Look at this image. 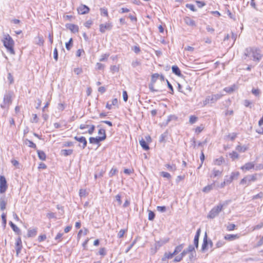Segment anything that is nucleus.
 Masks as SVG:
<instances>
[{
    "label": "nucleus",
    "mask_w": 263,
    "mask_h": 263,
    "mask_svg": "<svg viewBox=\"0 0 263 263\" xmlns=\"http://www.w3.org/2000/svg\"><path fill=\"white\" fill-rule=\"evenodd\" d=\"M244 55L246 57H252L253 60L259 62L262 58V54L260 49L255 47H249L245 50Z\"/></svg>",
    "instance_id": "obj_1"
},
{
    "label": "nucleus",
    "mask_w": 263,
    "mask_h": 263,
    "mask_svg": "<svg viewBox=\"0 0 263 263\" xmlns=\"http://www.w3.org/2000/svg\"><path fill=\"white\" fill-rule=\"evenodd\" d=\"M14 97V92L12 90L6 91L4 95L3 102L0 105L2 109L6 110V111L4 112V114H7L9 107L12 103Z\"/></svg>",
    "instance_id": "obj_2"
},
{
    "label": "nucleus",
    "mask_w": 263,
    "mask_h": 263,
    "mask_svg": "<svg viewBox=\"0 0 263 263\" xmlns=\"http://www.w3.org/2000/svg\"><path fill=\"white\" fill-rule=\"evenodd\" d=\"M3 42L4 46L7 49V51L11 54H14L15 51L13 49L14 43L12 38L9 35V34H6L4 35Z\"/></svg>",
    "instance_id": "obj_3"
},
{
    "label": "nucleus",
    "mask_w": 263,
    "mask_h": 263,
    "mask_svg": "<svg viewBox=\"0 0 263 263\" xmlns=\"http://www.w3.org/2000/svg\"><path fill=\"white\" fill-rule=\"evenodd\" d=\"M223 96L221 93L212 94L207 96L203 101V106H206L209 104L215 103L218 100L220 99Z\"/></svg>",
    "instance_id": "obj_4"
},
{
    "label": "nucleus",
    "mask_w": 263,
    "mask_h": 263,
    "mask_svg": "<svg viewBox=\"0 0 263 263\" xmlns=\"http://www.w3.org/2000/svg\"><path fill=\"white\" fill-rule=\"evenodd\" d=\"M223 208L222 204H218L216 206H214L209 212L208 217L211 219H213L217 216L219 213L222 211Z\"/></svg>",
    "instance_id": "obj_5"
},
{
    "label": "nucleus",
    "mask_w": 263,
    "mask_h": 263,
    "mask_svg": "<svg viewBox=\"0 0 263 263\" xmlns=\"http://www.w3.org/2000/svg\"><path fill=\"white\" fill-rule=\"evenodd\" d=\"M7 187L8 186L5 177L4 176H0V193H5Z\"/></svg>",
    "instance_id": "obj_6"
},
{
    "label": "nucleus",
    "mask_w": 263,
    "mask_h": 263,
    "mask_svg": "<svg viewBox=\"0 0 263 263\" xmlns=\"http://www.w3.org/2000/svg\"><path fill=\"white\" fill-rule=\"evenodd\" d=\"M112 25L111 23L108 22L105 24H101L99 25V30L101 33H104L106 30H110L112 29Z\"/></svg>",
    "instance_id": "obj_7"
},
{
    "label": "nucleus",
    "mask_w": 263,
    "mask_h": 263,
    "mask_svg": "<svg viewBox=\"0 0 263 263\" xmlns=\"http://www.w3.org/2000/svg\"><path fill=\"white\" fill-rule=\"evenodd\" d=\"M77 10L79 14H85L89 13L90 9L87 6L82 4L77 8Z\"/></svg>",
    "instance_id": "obj_8"
},
{
    "label": "nucleus",
    "mask_w": 263,
    "mask_h": 263,
    "mask_svg": "<svg viewBox=\"0 0 263 263\" xmlns=\"http://www.w3.org/2000/svg\"><path fill=\"white\" fill-rule=\"evenodd\" d=\"M74 139L77 140V141L79 142L80 143H81L82 144V145L81 146L79 145L80 147H81L82 149H84L86 148L87 146V140L86 138L83 136L78 137V136H75L74 137Z\"/></svg>",
    "instance_id": "obj_9"
},
{
    "label": "nucleus",
    "mask_w": 263,
    "mask_h": 263,
    "mask_svg": "<svg viewBox=\"0 0 263 263\" xmlns=\"http://www.w3.org/2000/svg\"><path fill=\"white\" fill-rule=\"evenodd\" d=\"M22 248V240L20 237H18L16 240L15 242V250L16 252V255L18 256L20 253Z\"/></svg>",
    "instance_id": "obj_10"
},
{
    "label": "nucleus",
    "mask_w": 263,
    "mask_h": 263,
    "mask_svg": "<svg viewBox=\"0 0 263 263\" xmlns=\"http://www.w3.org/2000/svg\"><path fill=\"white\" fill-rule=\"evenodd\" d=\"M184 23L188 26H191V27H196V24L195 22L191 19L190 17L185 16L183 18Z\"/></svg>",
    "instance_id": "obj_11"
},
{
    "label": "nucleus",
    "mask_w": 263,
    "mask_h": 263,
    "mask_svg": "<svg viewBox=\"0 0 263 263\" xmlns=\"http://www.w3.org/2000/svg\"><path fill=\"white\" fill-rule=\"evenodd\" d=\"M7 200L5 196H2L0 197V209L4 211L6 207Z\"/></svg>",
    "instance_id": "obj_12"
},
{
    "label": "nucleus",
    "mask_w": 263,
    "mask_h": 263,
    "mask_svg": "<svg viewBox=\"0 0 263 263\" xmlns=\"http://www.w3.org/2000/svg\"><path fill=\"white\" fill-rule=\"evenodd\" d=\"M208 245H209V241L208 240V236H207L206 233H205L204 238H203V243L202 244V247H201V251L202 252H204L206 250H207V247H208Z\"/></svg>",
    "instance_id": "obj_13"
},
{
    "label": "nucleus",
    "mask_w": 263,
    "mask_h": 263,
    "mask_svg": "<svg viewBox=\"0 0 263 263\" xmlns=\"http://www.w3.org/2000/svg\"><path fill=\"white\" fill-rule=\"evenodd\" d=\"M252 182L250 178L249 175L245 176L242 179L240 182V184L246 185V186L249 185Z\"/></svg>",
    "instance_id": "obj_14"
},
{
    "label": "nucleus",
    "mask_w": 263,
    "mask_h": 263,
    "mask_svg": "<svg viewBox=\"0 0 263 263\" xmlns=\"http://www.w3.org/2000/svg\"><path fill=\"white\" fill-rule=\"evenodd\" d=\"M66 27L73 33H76L79 31V27L76 25L69 24L66 25Z\"/></svg>",
    "instance_id": "obj_15"
},
{
    "label": "nucleus",
    "mask_w": 263,
    "mask_h": 263,
    "mask_svg": "<svg viewBox=\"0 0 263 263\" xmlns=\"http://www.w3.org/2000/svg\"><path fill=\"white\" fill-rule=\"evenodd\" d=\"M254 167V164L253 162H248L244 165L241 167L242 170L249 171L251 169L253 168Z\"/></svg>",
    "instance_id": "obj_16"
},
{
    "label": "nucleus",
    "mask_w": 263,
    "mask_h": 263,
    "mask_svg": "<svg viewBox=\"0 0 263 263\" xmlns=\"http://www.w3.org/2000/svg\"><path fill=\"white\" fill-rule=\"evenodd\" d=\"M239 236L238 234H227L224 236L226 240L231 241L239 238Z\"/></svg>",
    "instance_id": "obj_17"
},
{
    "label": "nucleus",
    "mask_w": 263,
    "mask_h": 263,
    "mask_svg": "<svg viewBox=\"0 0 263 263\" xmlns=\"http://www.w3.org/2000/svg\"><path fill=\"white\" fill-rule=\"evenodd\" d=\"M89 141L91 144H98L100 142L103 141V139L99 138V137H97L96 138L90 137Z\"/></svg>",
    "instance_id": "obj_18"
},
{
    "label": "nucleus",
    "mask_w": 263,
    "mask_h": 263,
    "mask_svg": "<svg viewBox=\"0 0 263 263\" xmlns=\"http://www.w3.org/2000/svg\"><path fill=\"white\" fill-rule=\"evenodd\" d=\"M118 104V99L117 98H115L111 101V103H109V102H108L106 103V107L108 109H111L112 106H116Z\"/></svg>",
    "instance_id": "obj_19"
},
{
    "label": "nucleus",
    "mask_w": 263,
    "mask_h": 263,
    "mask_svg": "<svg viewBox=\"0 0 263 263\" xmlns=\"http://www.w3.org/2000/svg\"><path fill=\"white\" fill-rule=\"evenodd\" d=\"M173 72L177 75V76L181 77L182 76L181 72L180 71L179 67L176 65H174L172 67Z\"/></svg>",
    "instance_id": "obj_20"
},
{
    "label": "nucleus",
    "mask_w": 263,
    "mask_h": 263,
    "mask_svg": "<svg viewBox=\"0 0 263 263\" xmlns=\"http://www.w3.org/2000/svg\"><path fill=\"white\" fill-rule=\"evenodd\" d=\"M248 148H249L248 146H247L246 145L241 146L240 145H238L236 147V150L240 153H244L246 151H247L248 149Z\"/></svg>",
    "instance_id": "obj_21"
},
{
    "label": "nucleus",
    "mask_w": 263,
    "mask_h": 263,
    "mask_svg": "<svg viewBox=\"0 0 263 263\" xmlns=\"http://www.w3.org/2000/svg\"><path fill=\"white\" fill-rule=\"evenodd\" d=\"M37 234V228H34L32 229H29L28 230V237H34L36 236Z\"/></svg>",
    "instance_id": "obj_22"
},
{
    "label": "nucleus",
    "mask_w": 263,
    "mask_h": 263,
    "mask_svg": "<svg viewBox=\"0 0 263 263\" xmlns=\"http://www.w3.org/2000/svg\"><path fill=\"white\" fill-rule=\"evenodd\" d=\"M37 153L39 159L42 161H44L46 159V155L43 151L37 150Z\"/></svg>",
    "instance_id": "obj_23"
},
{
    "label": "nucleus",
    "mask_w": 263,
    "mask_h": 263,
    "mask_svg": "<svg viewBox=\"0 0 263 263\" xmlns=\"http://www.w3.org/2000/svg\"><path fill=\"white\" fill-rule=\"evenodd\" d=\"M139 143L141 147L143 148L144 150H148L149 149V146L148 144L146 143V142L143 139H142L139 141Z\"/></svg>",
    "instance_id": "obj_24"
},
{
    "label": "nucleus",
    "mask_w": 263,
    "mask_h": 263,
    "mask_svg": "<svg viewBox=\"0 0 263 263\" xmlns=\"http://www.w3.org/2000/svg\"><path fill=\"white\" fill-rule=\"evenodd\" d=\"M25 143L26 145H28V146L34 148V149H36V144L34 143L32 141L26 139L25 140Z\"/></svg>",
    "instance_id": "obj_25"
},
{
    "label": "nucleus",
    "mask_w": 263,
    "mask_h": 263,
    "mask_svg": "<svg viewBox=\"0 0 263 263\" xmlns=\"http://www.w3.org/2000/svg\"><path fill=\"white\" fill-rule=\"evenodd\" d=\"M224 162V158L222 157H220L214 160V164L220 166Z\"/></svg>",
    "instance_id": "obj_26"
},
{
    "label": "nucleus",
    "mask_w": 263,
    "mask_h": 263,
    "mask_svg": "<svg viewBox=\"0 0 263 263\" xmlns=\"http://www.w3.org/2000/svg\"><path fill=\"white\" fill-rule=\"evenodd\" d=\"M215 184L214 183L209 184L205 186L203 188L202 191L204 193H209L212 190H213Z\"/></svg>",
    "instance_id": "obj_27"
},
{
    "label": "nucleus",
    "mask_w": 263,
    "mask_h": 263,
    "mask_svg": "<svg viewBox=\"0 0 263 263\" xmlns=\"http://www.w3.org/2000/svg\"><path fill=\"white\" fill-rule=\"evenodd\" d=\"M98 134L101 135V136H98L99 138H103V140H105L106 138V132L105 130L103 128L99 129L98 131Z\"/></svg>",
    "instance_id": "obj_28"
},
{
    "label": "nucleus",
    "mask_w": 263,
    "mask_h": 263,
    "mask_svg": "<svg viewBox=\"0 0 263 263\" xmlns=\"http://www.w3.org/2000/svg\"><path fill=\"white\" fill-rule=\"evenodd\" d=\"M61 154L64 156H67L69 155H70L73 153V150L69 149H62L61 151Z\"/></svg>",
    "instance_id": "obj_29"
},
{
    "label": "nucleus",
    "mask_w": 263,
    "mask_h": 263,
    "mask_svg": "<svg viewBox=\"0 0 263 263\" xmlns=\"http://www.w3.org/2000/svg\"><path fill=\"white\" fill-rule=\"evenodd\" d=\"M165 166L168 171L171 172H174L176 170V166L175 164H166Z\"/></svg>",
    "instance_id": "obj_30"
},
{
    "label": "nucleus",
    "mask_w": 263,
    "mask_h": 263,
    "mask_svg": "<svg viewBox=\"0 0 263 263\" xmlns=\"http://www.w3.org/2000/svg\"><path fill=\"white\" fill-rule=\"evenodd\" d=\"M183 247H184L183 244H181V245L177 246L175 248L174 251L173 252V254H175V255L177 254H178V253H179L180 252H181V250H182V249L183 248Z\"/></svg>",
    "instance_id": "obj_31"
},
{
    "label": "nucleus",
    "mask_w": 263,
    "mask_h": 263,
    "mask_svg": "<svg viewBox=\"0 0 263 263\" xmlns=\"http://www.w3.org/2000/svg\"><path fill=\"white\" fill-rule=\"evenodd\" d=\"M101 15L102 16H104L106 17H108V13L107 9L104 7V8H101L100 9Z\"/></svg>",
    "instance_id": "obj_32"
},
{
    "label": "nucleus",
    "mask_w": 263,
    "mask_h": 263,
    "mask_svg": "<svg viewBox=\"0 0 263 263\" xmlns=\"http://www.w3.org/2000/svg\"><path fill=\"white\" fill-rule=\"evenodd\" d=\"M229 156L233 160L239 158V155L235 151H233L232 153H230Z\"/></svg>",
    "instance_id": "obj_33"
},
{
    "label": "nucleus",
    "mask_w": 263,
    "mask_h": 263,
    "mask_svg": "<svg viewBox=\"0 0 263 263\" xmlns=\"http://www.w3.org/2000/svg\"><path fill=\"white\" fill-rule=\"evenodd\" d=\"M235 85H233L231 87H225L224 89H223V90L228 93H231V92H232L234 91L235 90Z\"/></svg>",
    "instance_id": "obj_34"
},
{
    "label": "nucleus",
    "mask_w": 263,
    "mask_h": 263,
    "mask_svg": "<svg viewBox=\"0 0 263 263\" xmlns=\"http://www.w3.org/2000/svg\"><path fill=\"white\" fill-rule=\"evenodd\" d=\"M160 75L158 73H154L152 76L151 82L155 83L159 78Z\"/></svg>",
    "instance_id": "obj_35"
},
{
    "label": "nucleus",
    "mask_w": 263,
    "mask_h": 263,
    "mask_svg": "<svg viewBox=\"0 0 263 263\" xmlns=\"http://www.w3.org/2000/svg\"><path fill=\"white\" fill-rule=\"evenodd\" d=\"M222 174V171L217 170L215 168H214L212 171V174L214 177H216L219 175H221Z\"/></svg>",
    "instance_id": "obj_36"
},
{
    "label": "nucleus",
    "mask_w": 263,
    "mask_h": 263,
    "mask_svg": "<svg viewBox=\"0 0 263 263\" xmlns=\"http://www.w3.org/2000/svg\"><path fill=\"white\" fill-rule=\"evenodd\" d=\"M148 220H151V221L153 220L155 217V214L154 213V212H153V211H152L151 210H148Z\"/></svg>",
    "instance_id": "obj_37"
},
{
    "label": "nucleus",
    "mask_w": 263,
    "mask_h": 263,
    "mask_svg": "<svg viewBox=\"0 0 263 263\" xmlns=\"http://www.w3.org/2000/svg\"><path fill=\"white\" fill-rule=\"evenodd\" d=\"M66 48L68 50H69L72 46V39L70 38L69 41L66 43Z\"/></svg>",
    "instance_id": "obj_38"
},
{
    "label": "nucleus",
    "mask_w": 263,
    "mask_h": 263,
    "mask_svg": "<svg viewBox=\"0 0 263 263\" xmlns=\"http://www.w3.org/2000/svg\"><path fill=\"white\" fill-rule=\"evenodd\" d=\"M236 228V225L233 223H229L227 226V230L229 231H233Z\"/></svg>",
    "instance_id": "obj_39"
},
{
    "label": "nucleus",
    "mask_w": 263,
    "mask_h": 263,
    "mask_svg": "<svg viewBox=\"0 0 263 263\" xmlns=\"http://www.w3.org/2000/svg\"><path fill=\"white\" fill-rule=\"evenodd\" d=\"M160 175L164 178H166L168 179H171V176L170 173L165 172H162L160 173Z\"/></svg>",
    "instance_id": "obj_40"
},
{
    "label": "nucleus",
    "mask_w": 263,
    "mask_h": 263,
    "mask_svg": "<svg viewBox=\"0 0 263 263\" xmlns=\"http://www.w3.org/2000/svg\"><path fill=\"white\" fill-rule=\"evenodd\" d=\"M177 118L175 115H170L167 117L166 121V124H167L171 121L173 120H177Z\"/></svg>",
    "instance_id": "obj_41"
},
{
    "label": "nucleus",
    "mask_w": 263,
    "mask_h": 263,
    "mask_svg": "<svg viewBox=\"0 0 263 263\" xmlns=\"http://www.w3.org/2000/svg\"><path fill=\"white\" fill-rule=\"evenodd\" d=\"M197 117L195 116H191L190 117L189 122L191 124H194L197 121Z\"/></svg>",
    "instance_id": "obj_42"
},
{
    "label": "nucleus",
    "mask_w": 263,
    "mask_h": 263,
    "mask_svg": "<svg viewBox=\"0 0 263 263\" xmlns=\"http://www.w3.org/2000/svg\"><path fill=\"white\" fill-rule=\"evenodd\" d=\"M90 126V128L88 129L87 133L91 135L93 133L94 130H95V126L93 125H91V126ZM86 133H87V132L83 133V134H86Z\"/></svg>",
    "instance_id": "obj_43"
},
{
    "label": "nucleus",
    "mask_w": 263,
    "mask_h": 263,
    "mask_svg": "<svg viewBox=\"0 0 263 263\" xmlns=\"http://www.w3.org/2000/svg\"><path fill=\"white\" fill-rule=\"evenodd\" d=\"M263 198V192H260L258 194L253 196L252 197V199L255 200L257 198Z\"/></svg>",
    "instance_id": "obj_44"
},
{
    "label": "nucleus",
    "mask_w": 263,
    "mask_h": 263,
    "mask_svg": "<svg viewBox=\"0 0 263 263\" xmlns=\"http://www.w3.org/2000/svg\"><path fill=\"white\" fill-rule=\"evenodd\" d=\"M14 232L16 233L17 234H20L21 233L20 229L14 224L11 227Z\"/></svg>",
    "instance_id": "obj_45"
},
{
    "label": "nucleus",
    "mask_w": 263,
    "mask_h": 263,
    "mask_svg": "<svg viewBox=\"0 0 263 263\" xmlns=\"http://www.w3.org/2000/svg\"><path fill=\"white\" fill-rule=\"evenodd\" d=\"M38 41L37 44L40 46H43L44 45V40L42 36H37Z\"/></svg>",
    "instance_id": "obj_46"
},
{
    "label": "nucleus",
    "mask_w": 263,
    "mask_h": 263,
    "mask_svg": "<svg viewBox=\"0 0 263 263\" xmlns=\"http://www.w3.org/2000/svg\"><path fill=\"white\" fill-rule=\"evenodd\" d=\"M185 7L186 8L190 9L191 11H194V12L196 11V10H197L195 9L194 5L193 4H186Z\"/></svg>",
    "instance_id": "obj_47"
},
{
    "label": "nucleus",
    "mask_w": 263,
    "mask_h": 263,
    "mask_svg": "<svg viewBox=\"0 0 263 263\" xmlns=\"http://www.w3.org/2000/svg\"><path fill=\"white\" fill-rule=\"evenodd\" d=\"M239 175V173L238 172H232L230 175V177H232L233 180L235 179H237Z\"/></svg>",
    "instance_id": "obj_48"
},
{
    "label": "nucleus",
    "mask_w": 263,
    "mask_h": 263,
    "mask_svg": "<svg viewBox=\"0 0 263 263\" xmlns=\"http://www.w3.org/2000/svg\"><path fill=\"white\" fill-rule=\"evenodd\" d=\"M2 219L3 224L4 227H5L7 223L6 214L5 213H3L2 214Z\"/></svg>",
    "instance_id": "obj_49"
},
{
    "label": "nucleus",
    "mask_w": 263,
    "mask_h": 263,
    "mask_svg": "<svg viewBox=\"0 0 263 263\" xmlns=\"http://www.w3.org/2000/svg\"><path fill=\"white\" fill-rule=\"evenodd\" d=\"M157 210L160 212H165L166 211V208L165 206H157Z\"/></svg>",
    "instance_id": "obj_50"
},
{
    "label": "nucleus",
    "mask_w": 263,
    "mask_h": 263,
    "mask_svg": "<svg viewBox=\"0 0 263 263\" xmlns=\"http://www.w3.org/2000/svg\"><path fill=\"white\" fill-rule=\"evenodd\" d=\"M118 172V170L116 168H112L110 171L109 173V177H111L114 176L116 173Z\"/></svg>",
    "instance_id": "obj_51"
},
{
    "label": "nucleus",
    "mask_w": 263,
    "mask_h": 263,
    "mask_svg": "<svg viewBox=\"0 0 263 263\" xmlns=\"http://www.w3.org/2000/svg\"><path fill=\"white\" fill-rule=\"evenodd\" d=\"M33 118L31 119L30 121L32 123H37L39 122V118L36 114L32 115Z\"/></svg>",
    "instance_id": "obj_52"
},
{
    "label": "nucleus",
    "mask_w": 263,
    "mask_h": 263,
    "mask_svg": "<svg viewBox=\"0 0 263 263\" xmlns=\"http://www.w3.org/2000/svg\"><path fill=\"white\" fill-rule=\"evenodd\" d=\"M233 180L232 179V177H231L230 176L229 177L228 176H226L224 179V181H226V182L227 183V184H230L232 182Z\"/></svg>",
    "instance_id": "obj_53"
},
{
    "label": "nucleus",
    "mask_w": 263,
    "mask_h": 263,
    "mask_svg": "<svg viewBox=\"0 0 263 263\" xmlns=\"http://www.w3.org/2000/svg\"><path fill=\"white\" fill-rule=\"evenodd\" d=\"M53 58L55 61L58 60V52L57 48H55L53 51Z\"/></svg>",
    "instance_id": "obj_54"
},
{
    "label": "nucleus",
    "mask_w": 263,
    "mask_h": 263,
    "mask_svg": "<svg viewBox=\"0 0 263 263\" xmlns=\"http://www.w3.org/2000/svg\"><path fill=\"white\" fill-rule=\"evenodd\" d=\"M225 243V242L223 240H219L216 243V246L217 248H220L223 246Z\"/></svg>",
    "instance_id": "obj_55"
},
{
    "label": "nucleus",
    "mask_w": 263,
    "mask_h": 263,
    "mask_svg": "<svg viewBox=\"0 0 263 263\" xmlns=\"http://www.w3.org/2000/svg\"><path fill=\"white\" fill-rule=\"evenodd\" d=\"M252 93L255 96H258L259 95L260 93V91L259 90V89H252Z\"/></svg>",
    "instance_id": "obj_56"
},
{
    "label": "nucleus",
    "mask_w": 263,
    "mask_h": 263,
    "mask_svg": "<svg viewBox=\"0 0 263 263\" xmlns=\"http://www.w3.org/2000/svg\"><path fill=\"white\" fill-rule=\"evenodd\" d=\"M125 231H126V230H124V229L120 230V231L119 232V233L118 234V237L119 238L123 237L125 233Z\"/></svg>",
    "instance_id": "obj_57"
},
{
    "label": "nucleus",
    "mask_w": 263,
    "mask_h": 263,
    "mask_svg": "<svg viewBox=\"0 0 263 263\" xmlns=\"http://www.w3.org/2000/svg\"><path fill=\"white\" fill-rule=\"evenodd\" d=\"M166 83H167V86H168V88L171 90L170 93H172V94H173V93H174V89H173V86L171 84V83L169 82V81L167 80H166Z\"/></svg>",
    "instance_id": "obj_58"
},
{
    "label": "nucleus",
    "mask_w": 263,
    "mask_h": 263,
    "mask_svg": "<svg viewBox=\"0 0 263 263\" xmlns=\"http://www.w3.org/2000/svg\"><path fill=\"white\" fill-rule=\"evenodd\" d=\"M79 195L80 197H85L86 195V191L85 190L80 189L79 191Z\"/></svg>",
    "instance_id": "obj_59"
},
{
    "label": "nucleus",
    "mask_w": 263,
    "mask_h": 263,
    "mask_svg": "<svg viewBox=\"0 0 263 263\" xmlns=\"http://www.w3.org/2000/svg\"><path fill=\"white\" fill-rule=\"evenodd\" d=\"M99 253L100 255L102 256H105L106 254V250L104 248L100 249Z\"/></svg>",
    "instance_id": "obj_60"
},
{
    "label": "nucleus",
    "mask_w": 263,
    "mask_h": 263,
    "mask_svg": "<svg viewBox=\"0 0 263 263\" xmlns=\"http://www.w3.org/2000/svg\"><path fill=\"white\" fill-rule=\"evenodd\" d=\"M65 108V105L64 103H59L58 106V109L59 110L63 111Z\"/></svg>",
    "instance_id": "obj_61"
},
{
    "label": "nucleus",
    "mask_w": 263,
    "mask_h": 263,
    "mask_svg": "<svg viewBox=\"0 0 263 263\" xmlns=\"http://www.w3.org/2000/svg\"><path fill=\"white\" fill-rule=\"evenodd\" d=\"M92 24V22L91 20H88L85 22L84 24V26L87 27V28H89L91 26V25Z\"/></svg>",
    "instance_id": "obj_62"
},
{
    "label": "nucleus",
    "mask_w": 263,
    "mask_h": 263,
    "mask_svg": "<svg viewBox=\"0 0 263 263\" xmlns=\"http://www.w3.org/2000/svg\"><path fill=\"white\" fill-rule=\"evenodd\" d=\"M140 65V62L138 60L134 61L132 63V65L133 67H136L137 66H138Z\"/></svg>",
    "instance_id": "obj_63"
},
{
    "label": "nucleus",
    "mask_w": 263,
    "mask_h": 263,
    "mask_svg": "<svg viewBox=\"0 0 263 263\" xmlns=\"http://www.w3.org/2000/svg\"><path fill=\"white\" fill-rule=\"evenodd\" d=\"M133 50L136 53H139L141 50L139 46H135L133 48Z\"/></svg>",
    "instance_id": "obj_64"
}]
</instances>
